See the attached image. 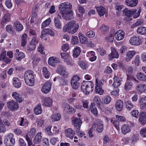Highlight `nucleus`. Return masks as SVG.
Instances as JSON below:
<instances>
[{
  "instance_id": "49",
  "label": "nucleus",
  "mask_w": 146,
  "mask_h": 146,
  "mask_svg": "<svg viewBox=\"0 0 146 146\" xmlns=\"http://www.w3.org/2000/svg\"><path fill=\"white\" fill-rule=\"evenodd\" d=\"M125 108L129 110H131L134 106L129 101H127L125 103Z\"/></svg>"
},
{
  "instance_id": "12",
  "label": "nucleus",
  "mask_w": 146,
  "mask_h": 146,
  "mask_svg": "<svg viewBox=\"0 0 146 146\" xmlns=\"http://www.w3.org/2000/svg\"><path fill=\"white\" fill-rule=\"evenodd\" d=\"M95 123L96 126H97L96 129L97 131L99 133L102 132L104 129L103 123L102 120L100 119L97 120Z\"/></svg>"
},
{
  "instance_id": "24",
  "label": "nucleus",
  "mask_w": 146,
  "mask_h": 146,
  "mask_svg": "<svg viewBox=\"0 0 146 146\" xmlns=\"http://www.w3.org/2000/svg\"><path fill=\"white\" fill-rule=\"evenodd\" d=\"M114 82L113 86L115 88H117L121 84V79L118 77L115 76L113 78Z\"/></svg>"
},
{
  "instance_id": "62",
  "label": "nucleus",
  "mask_w": 146,
  "mask_h": 146,
  "mask_svg": "<svg viewBox=\"0 0 146 146\" xmlns=\"http://www.w3.org/2000/svg\"><path fill=\"white\" fill-rule=\"evenodd\" d=\"M140 134L143 137H146V127L143 128L140 131Z\"/></svg>"
},
{
  "instance_id": "59",
  "label": "nucleus",
  "mask_w": 146,
  "mask_h": 146,
  "mask_svg": "<svg viewBox=\"0 0 146 146\" xmlns=\"http://www.w3.org/2000/svg\"><path fill=\"white\" fill-rule=\"evenodd\" d=\"M6 30L7 32L10 33H12L13 31L12 26L10 25H8L6 26Z\"/></svg>"
},
{
  "instance_id": "55",
  "label": "nucleus",
  "mask_w": 146,
  "mask_h": 146,
  "mask_svg": "<svg viewBox=\"0 0 146 146\" xmlns=\"http://www.w3.org/2000/svg\"><path fill=\"white\" fill-rule=\"evenodd\" d=\"M93 102L96 103L97 106L101 104V100L100 97L98 96H96L93 100Z\"/></svg>"
},
{
  "instance_id": "37",
  "label": "nucleus",
  "mask_w": 146,
  "mask_h": 146,
  "mask_svg": "<svg viewBox=\"0 0 146 146\" xmlns=\"http://www.w3.org/2000/svg\"><path fill=\"white\" fill-rule=\"evenodd\" d=\"M133 86L132 82L127 81L125 84L124 89L126 91H128L131 90Z\"/></svg>"
},
{
  "instance_id": "57",
  "label": "nucleus",
  "mask_w": 146,
  "mask_h": 146,
  "mask_svg": "<svg viewBox=\"0 0 146 146\" xmlns=\"http://www.w3.org/2000/svg\"><path fill=\"white\" fill-rule=\"evenodd\" d=\"M86 35L88 37L93 38L95 36V33L92 31H90L86 34Z\"/></svg>"
},
{
  "instance_id": "11",
  "label": "nucleus",
  "mask_w": 146,
  "mask_h": 146,
  "mask_svg": "<svg viewBox=\"0 0 146 146\" xmlns=\"http://www.w3.org/2000/svg\"><path fill=\"white\" fill-rule=\"evenodd\" d=\"M51 88V84L50 83L47 82L45 83L41 89L42 92L44 94H47L50 90Z\"/></svg>"
},
{
  "instance_id": "8",
  "label": "nucleus",
  "mask_w": 146,
  "mask_h": 146,
  "mask_svg": "<svg viewBox=\"0 0 146 146\" xmlns=\"http://www.w3.org/2000/svg\"><path fill=\"white\" fill-rule=\"evenodd\" d=\"M140 103L141 111V112L146 113V96L143 98H141Z\"/></svg>"
},
{
  "instance_id": "13",
  "label": "nucleus",
  "mask_w": 146,
  "mask_h": 146,
  "mask_svg": "<svg viewBox=\"0 0 146 146\" xmlns=\"http://www.w3.org/2000/svg\"><path fill=\"white\" fill-rule=\"evenodd\" d=\"M11 15L8 12L6 13L2 18L1 23L4 25L5 24L9 22L11 19Z\"/></svg>"
},
{
  "instance_id": "28",
  "label": "nucleus",
  "mask_w": 146,
  "mask_h": 146,
  "mask_svg": "<svg viewBox=\"0 0 146 146\" xmlns=\"http://www.w3.org/2000/svg\"><path fill=\"white\" fill-rule=\"evenodd\" d=\"M13 26L14 29L18 31H21L23 29V26L18 21H16L14 22Z\"/></svg>"
},
{
  "instance_id": "46",
  "label": "nucleus",
  "mask_w": 146,
  "mask_h": 146,
  "mask_svg": "<svg viewBox=\"0 0 146 146\" xmlns=\"http://www.w3.org/2000/svg\"><path fill=\"white\" fill-rule=\"evenodd\" d=\"M42 72L44 76L46 78H48L50 75V73L48 71L46 68L45 67L43 68Z\"/></svg>"
},
{
  "instance_id": "54",
  "label": "nucleus",
  "mask_w": 146,
  "mask_h": 146,
  "mask_svg": "<svg viewBox=\"0 0 146 146\" xmlns=\"http://www.w3.org/2000/svg\"><path fill=\"white\" fill-rule=\"evenodd\" d=\"M71 42L73 45L78 44L79 43V40L78 37L75 36H73L71 39Z\"/></svg>"
},
{
  "instance_id": "5",
  "label": "nucleus",
  "mask_w": 146,
  "mask_h": 146,
  "mask_svg": "<svg viewBox=\"0 0 146 146\" xmlns=\"http://www.w3.org/2000/svg\"><path fill=\"white\" fill-rule=\"evenodd\" d=\"M56 70L58 74L61 75L64 78H68L69 77V74L68 71L65 67L63 65H58Z\"/></svg>"
},
{
  "instance_id": "58",
  "label": "nucleus",
  "mask_w": 146,
  "mask_h": 146,
  "mask_svg": "<svg viewBox=\"0 0 146 146\" xmlns=\"http://www.w3.org/2000/svg\"><path fill=\"white\" fill-rule=\"evenodd\" d=\"M46 33L48 35H50L51 36H54V32L50 29H44Z\"/></svg>"
},
{
  "instance_id": "4",
  "label": "nucleus",
  "mask_w": 146,
  "mask_h": 146,
  "mask_svg": "<svg viewBox=\"0 0 146 146\" xmlns=\"http://www.w3.org/2000/svg\"><path fill=\"white\" fill-rule=\"evenodd\" d=\"M81 87L82 91L86 94L92 92L94 89V84L91 81H84Z\"/></svg>"
},
{
  "instance_id": "61",
  "label": "nucleus",
  "mask_w": 146,
  "mask_h": 146,
  "mask_svg": "<svg viewBox=\"0 0 146 146\" xmlns=\"http://www.w3.org/2000/svg\"><path fill=\"white\" fill-rule=\"evenodd\" d=\"M127 81L132 82V81H135V83L137 84L139 82L133 76L127 75Z\"/></svg>"
},
{
  "instance_id": "50",
  "label": "nucleus",
  "mask_w": 146,
  "mask_h": 146,
  "mask_svg": "<svg viewBox=\"0 0 146 146\" xmlns=\"http://www.w3.org/2000/svg\"><path fill=\"white\" fill-rule=\"evenodd\" d=\"M95 92L100 95H102L104 93V90L102 89V87L96 86L95 90Z\"/></svg>"
},
{
  "instance_id": "1",
  "label": "nucleus",
  "mask_w": 146,
  "mask_h": 146,
  "mask_svg": "<svg viewBox=\"0 0 146 146\" xmlns=\"http://www.w3.org/2000/svg\"><path fill=\"white\" fill-rule=\"evenodd\" d=\"M72 5L69 3L66 2L61 3L59 6V9L63 18L67 20L72 18L73 13L71 10Z\"/></svg>"
},
{
  "instance_id": "40",
  "label": "nucleus",
  "mask_w": 146,
  "mask_h": 146,
  "mask_svg": "<svg viewBox=\"0 0 146 146\" xmlns=\"http://www.w3.org/2000/svg\"><path fill=\"white\" fill-rule=\"evenodd\" d=\"M90 108L91 112L96 116L98 115V111L96 108V107L94 104L91 103Z\"/></svg>"
},
{
  "instance_id": "26",
  "label": "nucleus",
  "mask_w": 146,
  "mask_h": 146,
  "mask_svg": "<svg viewBox=\"0 0 146 146\" xmlns=\"http://www.w3.org/2000/svg\"><path fill=\"white\" fill-rule=\"evenodd\" d=\"M139 121L143 125L146 124V113H140Z\"/></svg>"
},
{
  "instance_id": "38",
  "label": "nucleus",
  "mask_w": 146,
  "mask_h": 146,
  "mask_svg": "<svg viewBox=\"0 0 146 146\" xmlns=\"http://www.w3.org/2000/svg\"><path fill=\"white\" fill-rule=\"evenodd\" d=\"M78 63L80 67L83 70H86L88 68V64L86 62L82 60H79Z\"/></svg>"
},
{
  "instance_id": "19",
  "label": "nucleus",
  "mask_w": 146,
  "mask_h": 146,
  "mask_svg": "<svg viewBox=\"0 0 146 146\" xmlns=\"http://www.w3.org/2000/svg\"><path fill=\"white\" fill-rule=\"evenodd\" d=\"M124 32L120 30L117 31L116 33L115 37L117 40H120L124 38Z\"/></svg>"
},
{
  "instance_id": "45",
  "label": "nucleus",
  "mask_w": 146,
  "mask_h": 146,
  "mask_svg": "<svg viewBox=\"0 0 146 146\" xmlns=\"http://www.w3.org/2000/svg\"><path fill=\"white\" fill-rule=\"evenodd\" d=\"M51 22V19L49 18L44 21L42 24L41 28L42 29L45 28L48 26L50 24Z\"/></svg>"
},
{
  "instance_id": "21",
  "label": "nucleus",
  "mask_w": 146,
  "mask_h": 146,
  "mask_svg": "<svg viewBox=\"0 0 146 146\" xmlns=\"http://www.w3.org/2000/svg\"><path fill=\"white\" fill-rule=\"evenodd\" d=\"M72 122L74 127L77 129H79L80 128L81 125L82 123V121L79 118H76L72 120Z\"/></svg>"
},
{
  "instance_id": "2",
  "label": "nucleus",
  "mask_w": 146,
  "mask_h": 146,
  "mask_svg": "<svg viewBox=\"0 0 146 146\" xmlns=\"http://www.w3.org/2000/svg\"><path fill=\"white\" fill-rule=\"evenodd\" d=\"M79 28L78 24L74 21L68 22L63 27L62 29L64 32H67L69 33L73 34L76 33Z\"/></svg>"
},
{
  "instance_id": "31",
  "label": "nucleus",
  "mask_w": 146,
  "mask_h": 146,
  "mask_svg": "<svg viewBox=\"0 0 146 146\" xmlns=\"http://www.w3.org/2000/svg\"><path fill=\"white\" fill-rule=\"evenodd\" d=\"M16 51L15 54L17 60H21V59L25 57L24 53L22 52H19V50L17 49Z\"/></svg>"
},
{
  "instance_id": "43",
  "label": "nucleus",
  "mask_w": 146,
  "mask_h": 146,
  "mask_svg": "<svg viewBox=\"0 0 146 146\" xmlns=\"http://www.w3.org/2000/svg\"><path fill=\"white\" fill-rule=\"evenodd\" d=\"M34 111L36 115H38L40 114L42 112V110L41 105L38 104L34 109Z\"/></svg>"
},
{
  "instance_id": "63",
  "label": "nucleus",
  "mask_w": 146,
  "mask_h": 146,
  "mask_svg": "<svg viewBox=\"0 0 146 146\" xmlns=\"http://www.w3.org/2000/svg\"><path fill=\"white\" fill-rule=\"evenodd\" d=\"M97 106L98 108L102 111H106L108 110V108L103 104H100Z\"/></svg>"
},
{
  "instance_id": "14",
  "label": "nucleus",
  "mask_w": 146,
  "mask_h": 146,
  "mask_svg": "<svg viewBox=\"0 0 146 146\" xmlns=\"http://www.w3.org/2000/svg\"><path fill=\"white\" fill-rule=\"evenodd\" d=\"M97 11L100 16L101 17L107 13V11L106 8L102 6L96 7Z\"/></svg>"
},
{
  "instance_id": "6",
  "label": "nucleus",
  "mask_w": 146,
  "mask_h": 146,
  "mask_svg": "<svg viewBox=\"0 0 146 146\" xmlns=\"http://www.w3.org/2000/svg\"><path fill=\"white\" fill-rule=\"evenodd\" d=\"M80 78L77 75H74L71 80V84L72 88L75 90L77 89L80 85Z\"/></svg>"
},
{
  "instance_id": "48",
  "label": "nucleus",
  "mask_w": 146,
  "mask_h": 146,
  "mask_svg": "<svg viewBox=\"0 0 146 146\" xmlns=\"http://www.w3.org/2000/svg\"><path fill=\"white\" fill-rule=\"evenodd\" d=\"M143 21L142 20L138 19L135 23L133 24L131 26V27L133 28L138 26L141 25L143 23Z\"/></svg>"
},
{
  "instance_id": "60",
  "label": "nucleus",
  "mask_w": 146,
  "mask_h": 146,
  "mask_svg": "<svg viewBox=\"0 0 146 146\" xmlns=\"http://www.w3.org/2000/svg\"><path fill=\"white\" fill-rule=\"evenodd\" d=\"M48 36V35L47 33H46V32L43 29L42 31L40 36V38L44 40H46L47 39Z\"/></svg>"
},
{
  "instance_id": "20",
  "label": "nucleus",
  "mask_w": 146,
  "mask_h": 146,
  "mask_svg": "<svg viewBox=\"0 0 146 146\" xmlns=\"http://www.w3.org/2000/svg\"><path fill=\"white\" fill-rule=\"evenodd\" d=\"M8 107L12 110L14 111L16 110L18 108V104L13 101L9 102L8 103Z\"/></svg>"
},
{
  "instance_id": "32",
  "label": "nucleus",
  "mask_w": 146,
  "mask_h": 146,
  "mask_svg": "<svg viewBox=\"0 0 146 146\" xmlns=\"http://www.w3.org/2000/svg\"><path fill=\"white\" fill-rule=\"evenodd\" d=\"M80 41L82 44H86L88 42V38L86 36H84L81 33H79L78 34Z\"/></svg>"
},
{
  "instance_id": "9",
  "label": "nucleus",
  "mask_w": 146,
  "mask_h": 146,
  "mask_svg": "<svg viewBox=\"0 0 146 146\" xmlns=\"http://www.w3.org/2000/svg\"><path fill=\"white\" fill-rule=\"evenodd\" d=\"M111 53L108 55V58L110 60H112L114 58H118L119 54L116 50L114 47H111Z\"/></svg>"
},
{
  "instance_id": "29",
  "label": "nucleus",
  "mask_w": 146,
  "mask_h": 146,
  "mask_svg": "<svg viewBox=\"0 0 146 146\" xmlns=\"http://www.w3.org/2000/svg\"><path fill=\"white\" fill-rule=\"evenodd\" d=\"M123 103L122 100H117L115 104V108L118 111H121L123 109Z\"/></svg>"
},
{
  "instance_id": "30",
  "label": "nucleus",
  "mask_w": 146,
  "mask_h": 146,
  "mask_svg": "<svg viewBox=\"0 0 146 146\" xmlns=\"http://www.w3.org/2000/svg\"><path fill=\"white\" fill-rule=\"evenodd\" d=\"M125 3L127 6L130 7H135L137 5V0H126Z\"/></svg>"
},
{
  "instance_id": "64",
  "label": "nucleus",
  "mask_w": 146,
  "mask_h": 146,
  "mask_svg": "<svg viewBox=\"0 0 146 146\" xmlns=\"http://www.w3.org/2000/svg\"><path fill=\"white\" fill-rule=\"evenodd\" d=\"M24 137L27 141L28 146H31L32 145L33 143L31 139L29 137L28 135L27 134Z\"/></svg>"
},
{
  "instance_id": "3",
  "label": "nucleus",
  "mask_w": 146,
  "mask_h": 146,
  "mask_svg": "<svg viewBox=\"0 0 146 146\" xmlns=\"http://www.w3.org/2000/svg\"><path fill=\"white\" fill-rule=\"evenodd\" d=\"M34 73L33 71L30 70H27L25 73L24 78L25 82L27 85L29 86H33L34 85Z\"/></svg>"
},
{
  "instance_id": "16",
  "label": "nucleus",
  "mask_w": 146,
  "mask_h": 146,
  "mask_svg": "<svg viewBox=\"0 0 146 146\" xmlns=\"http://www.w3.org/2000/svg\"><path fill=\"white\" fill-rule=\"evenodd\" d=\"M137 11L135 9H133L132 10H129L127 8H126L123 11V13L127 17H131Z\"/></svg>"
},
{
  "instance_id": "53",
  "label": "nucleus",
  "mask_w": 146,
  "mask_h": 146,
  "mask_svg": "<svg viewBox=\"0 0 146 146\" xmlns=\"http://www.w3.org/2000/svg\"><path fill=\"white\" fill-rule=\"evenodd\" d=\"M55 25L57 28L60 29L62 28V25L60 20L55 19L54 20Z\"/></svg>"
},
{
  "instance_id": "15",
  "label": "nucleus",
  "mask_w": 146,
  "mask_h": 146,
  "mask_svg": "<svg viewBox=\"0 0 146 146\" xmlns=\"http://www.w3.org/2000/svg\"><path fill=\"white\" fill-rule=\"evenodd\" d=\"M38 40L36 39L35 37H33L30 42V44L29 46L30 50L33 51L35 49L36 45L38 44Z\"/></svg>"
},
{
  "instance_id": "56",
  "label": "nucleus",
  "mask_w": 146,
  "mask_h": 146,
  "mask_svg": "<svg viewBox=\"0 0 146 146\" xmlns=\"http://www.w3.org/2000/svg\"><path fill=\"white\" fill-rule=\"evenodd\" d=\"M114 37L112 34H111L109 36L106 37L105 38V40L107 42H112L113 41Z\"/></svg>"
},
{
  "instance_id": "23",
  "label": "nucleus",
  "mask_w": 146,
  "mask_h": 146,
  "mask_svg": "<svg viewBox=\"0 0 146 146\" xmlns=\"http://www.w3.org/2000/svg\"><path fill=\"white\" fill-rule=\"evenodd\" d=\"M131 130V127L128 124L123 125L121 127V131L124 134H125L129 133Z\"/></svg>"
},
{
  "instance_id": "25",
  "label": "nucleus",
  "mask_w": 146,
  "mask_h": 146,
  "mask_svg": "<svg viewBox=\"0 0 146 146\" xmlns=\"http://www.w3.org/2000/svg\"><path fill=\"white\" fill-rule=\"evenodd\" d=\"M13 85L14 87L17 88H19L21 87V82L19 78L16 77L13 78Z\"/></svg>"
},
{
  "instance_id": "36",
  "label": "nucleus",
  "mask_w": 146,
  "mask_h": 146,
  "mask_svg": "<svg viewBox=\"0 0 146 146\" xmlns=\"http://www.w3.org/2000/svg\"><path fill=\"white\" fill-rule=\"evenodd\" d=\"M137 32L139 34L146 35V27H139L137 29Z\"/></svg>"
},
{
  "instance_id": "7",
  "label": "nucleus",
  "mask_w": 146,
  "mask_h": 146,
  "mask_svg": "<svg viewBox=\"0 0 146 146\" xmlns=\"http://www.w3.org/2000/svg\"><path fill=\"white\" fill-rule=\"evenodd\" d=\"M129 42L131 45H139L142 43L141 39L138 36H132L130 38Z\"/></svg>"
},
{
  "instance_id": "27",
  "label": "nucleus",
  "mask_w": 146,
  "mask_h": 146,
  "mask_svg": "<svg viewBox=\"0 0 146 146\" xmlns=\"http://www.w3.org/2000/svg\"><path fill=\"white\" fill-rule=\"evenodd\" d=\"M136 89L137 91L142 93L146 91V85L143 84H138L136 87Z\"/></svg>"
},
{
  "instance_id": "39",
  "label": "nucleus",
  "mask_w": 146,
  "mask_h": 146,
  "mask_svg": "<svg viewBox=\"0 0 146 146\" xmlns=\"http://www.w3.org/2000/svg\"><path fill=\"white\" fill-rule=\"evenodd\" d=\"M136 76L137 78L139 80L146 81V75L140 72L137 74Z\"/></svg>"
},
{
  "instance_id": "18",
  "label": "nucleus",
  "mask_w": 146,
  "mask_h": 146,
  "mask_svg": "<svg viewBox=\"0 0 146 146\" xmlns=\"http://www.w3.org/2000/svg\"><path fill=\"white\" fill-rule=\"evenodd\" d=\"M0 60H3L7 63L10 62V60L6 57V51L3 50L1 51L0 55Z\"/></svg>"
},
{
  "instance_id": "10",
  "label": "nucleus",
  "mask_w": 146,
  "mask_h": 146,
  "mask_svg": "<svg viewBox=\"0 0 146 146\" xmlns=\"http://www.w3.org/2000/svg\"><path fill=\"white\" fill-rule=\"evenodd\" d=\"M136 54L135 52L133 50H129L126 53L125 60L127 62L129 61Z\"/></svg>"
},
{
  "instance_id": "33",
  "label": "nucleus",
  "mask_w": 146,
  "mask_h": 146,
  "mask_svg": "<svg viewBox=\"0 0 146 146\" xmlns=\"http://www.w3.org/2000/svg\"><path fill=\"white\" fill-rule=\"evenodd\" d=\"M12 96L16 100L17 102H20L22 101L23 99L21 97V96L17 92H13L12 93Z\"/></svg>"
},
{
  "instance_id": "44",
  "label": "nucleus",
  "mask_w": 146,
  "mask_h": 146,
  "mask_svg": "<svg viewBox=\"0 0 146 146\" xmlns=\"http://www.w3.org/2000/svg\"><path fill=\"white\" fill-rule=\"evenodd\" d=\"M60 118L61 115L60 114L56 113L52 115L51 119L52 121H57L59 120Z\"/></svg>"
},
{
  "instance_id": "41",
  "label": "nucleus",
  "mask_w": 146,
  "mask_h": 146,
  "mask_svg": "<svg viewBox=\"0 0 146 146\" xmlns=\"http://www.w3.org/2000/svg\"><path fill=\"white\" fill-rule=\"evenodd\" d=\"M73 57H77L81 52L80 48L79 47H77L73 50Z\"/></svg>"
},
{
  "instance_id": "51",
  "label": "nucleus",
  "mask_w": 146,
  "mask_h": 146,
  "mask_svg": "<svg viewBox=\"0 0 146 146\" xmlns=\"http://www.w3.org/2000/svg\"><path fill=\"white\" fill-rule=\"evenodd\" d=\"M27 35L26 34H24L23 35L21 42L22 46H24L26 45L27 43Z\"/></svg>"
},
{
  "instance_id": "34",
  "label": "nucleus",
  "mask_w": 146,
  "mask_h": 146,
  "mask_svg": "<svg viewBox=\"0 0 146 146\" xmlns=\"http://www.w3.org/2000/svg\"><path fill=\"white\" fill-rule=\"evenodd\" d=\"M43 105L46 106H50L52 104V99L49 97H46L44 99Z\"/></svg>"
},
{
  "instance_id": "52",
  "label": "nucleus",
  "mask_w": 146,
  "mask_h": 146,
  "mask_svg": "<svg viewBox=\"0 0 146 146\" xmlns=\"http://www.w3.org/2000/svg\"><path fill=\"white\" fill-rule=\"evenodd\" d=\"M96 127V125L95 123H94L92 124V127L88 131V134L89 136L92 137L93 136V134L92 132L93 131V129L95 128Z\"/></svg>"
},
{
  "instance_id": "35",
  "label": "nucleus",
  "mask_w": 146,
  "mask_h": 146,
  "mask_svg": "<svg viewBox=\"0 0 146 146\" xmlns=\"http://www.w3.org/2000/svg\"><path fill=\"white\" fill-rule=\"evenodd\" d=\"M41 134V133H38L35 136L33 141V142L34 143L38 144L41 142L42 139Z\"/></svg>"
},
{
  "instance_id": "47",
  "label": "nucleus",
  "mask_w": 146,
  "mask_h": 146,
  "mask_svg": "<svg viewBox=\"0 0 146 146\" xmlns=\"http://www.w3.org/2000/svg\"><path fill=\"white\" fill-rule=\"evenodd\" d=\"M103 103L104 104H109L111 102V98L108 96H105L103 99Z\"/></svg>"
},
{
  "instance_id": "42",
  "label": "nucleus",
  "mask_w": 146,
  "mask_h": 146,
  "mask_svg": "<svg viewBox=\"0 0 146 146\" xmlns=\"http://www.w3.org/2000/svg\"><path fill=\"white\" fill-rule=\"evenodd\" d=\"M5 142V144L6 146H13L15 143V139L11 140L6 139Z\"/></svg>"
},
{
  "instance_id": "22",
  "label": "nucleus",
  "mask_w": 146,
  "mask_h": 146,
  "mask_svg": "<svg viewBox=\"0 0 146 146\" xmlns=\"http://www.w3.org/2000/svg\"><path fill=\"white\" fill-rule=\"evenodd\" d=\"M75 134L74 131L71 128H69L65 131V134L66 136L71 139L73 138Z\"/></svg>"
},
{
  "instance_id": "17",
  "label": "nucleus",
  "mask_w": 146,
  "mask_h": 146,
  "mask_svg": "<svg viewBox=\"0 0 146 146\" xmlns=\"http://www.w3.org/2000/svg\"><path fill=\"white\" fill-rule=\"evenodd\" d=\"M60 62V60L59 58L52 56L49 58L48 63L50 65L53 66L55 65V64Z\"/></svg>"
}]
</instances>
